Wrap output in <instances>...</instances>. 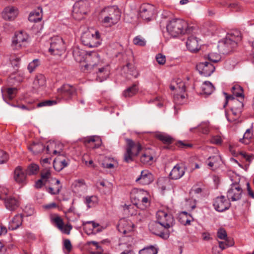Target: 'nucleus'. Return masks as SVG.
<instances>
[{"instance_id":"1","label":"nucleus","mask_w":254,"mask_h":254,"mask_svg":"<svg viewBox=\"0 0 254 254\" xmlns=\"http://www.w3.org/2000/svg\"><path fill=\"white\" fill-rule=\"evenodd\" d=\"M86 60L88 63L84 65V70L96 74L98 81L102 82L107 79L110 75V67L100 61V56L97 52L88 53Z\"/></svg>"},{"instance_id":"26","label":"nucleus","mask_w":254,"mask_h":254,"mask_svg":"<svg viewBox=\"0 0 254 254\" xmlns=\"http://www.w3.org/2000/svg\"><path fill=\"white\" fill-rule=\"evenodd\" d=\"M188 49L191 52H196L199 49L197 38L193 36H190L186 42Z\"/></svg>"},{"instance_id":"6","label":"nucleus","mask_w":254,"mask_h":254,"mask_svg":"<svg viewBox=\"0 0 254 254\" xmlns=\"http://www.w3.org/2000/svg\"><path fill=\"white\" fill-rule=\"evenodd\" d=\"M127 146L126 152L125 154L124 161L127 163L132 161V156H137L142 149V146L139 142H134L130 139H126Z\"/></svg>"},{"instance_id":"50","label":"nucleus","mask_w":254,"mask_h":254,"mask_svg":"<svg viewBox=\"0 0 254 254\" xmlns=\"http://www.w3.org/2000/svg\"><path fill=\"white\" fill-rule=\"evenodd\" d=\"M52 221L55 224L56 227L62 230L64 225L63 220L59 216H57L52 219Z\"/></svg>"},{"instance_id":"42","label":"nucleus","mask_w":254,"mask_h":254,"mask_svg":"<svg viewBox=\"0 0 254 254\" xmlns=\"http://www.w3.org/2000/svg\"><path fill=\"white\" fill-rule=\"evenodd\" d=\"M231 92L233 93L232 96H233V97L234 96L239 97H241L243 99V90L241 86L237 85L233 86L231 88Z\"/></svg>"},{"instance_id":"47","label":"nucleus","mask_w":254,"mask_h":254,"mask_svg":"<svg viewBox=\"0 0 254 254\" xmlns=\"http://www.w3.org/2000/svg\"><path fill=\"white\" fill-rule=\"evenodd\" d=\"M57 103L56 100H47L39 102L37 104V107H42L44 106H51L55 105Z\"/></svg>"},{"instance_id":"57","label":"nucleus","mask_w":254,"mask_h":254,"mask_svg":"<svg viewBox=\"0 0 254 254\" xmlns=\"http://www.w3.org/2000/svg\"><path fill=\"white\" fill-rule=\"evenodd\" d=\"M72 227L71 224H67L65 225H63V227L62 230H60L63 233L65 234H69Z\"/></svg>"},{"instance_id":"29","label":"nucleus","mask_w":254,"mask_h":254,"mask_svg":"<svg viewBox=\"0 0 254 254\" xmlns=\"http://www.w3.org/2000/svg\"><path fill=\"white\" fill-rule=\"evenodd\" d=\"M52 180L53 181H55V187H46V191L50 193L52 195H57L60 193L62 188V186L61 185L60 181L58 179H56L55 178L52 179Z\"/></svg>"},{"instance_id":"14","label":"nucleus","mask_w":254,"mask_h":254,"mask_svg":"<svg viewBox=\"0 0 254 254\" xmlns=\"http://www.w3.org/2000/svg\"><path fill=\"white\" fill-rule=\"evenodd\" d=\"M199 73L204 76H209L215 71V67L212 64L207 61L200 62L196 65Z\"/></svg>"},{"instance_id":"40","label":"nucleus","mask_w":254,"mask_h":254,"mask_svg":"<svg viewBox=\"0 0 254 254\" xmlns=\"http://www.w3.org/2000/svg\"><path fill=\"white\" fill-rule=\"evenodd\" d=\"M98 203V198L95 195L87 196L85 198V203L88 208L92 207Z\"/></svg>"},{"instance_id":"17","label":"nucleus","mask_w":254,"mask_h":254,"mask_svg":"<svg viewBox=\"0 0 254 254\" xmlns=\"http://www.w3.org/2000/svg\"><path fill=\"white\" fill-rule=\"evenodd\" d=\"M86 13L87 10L83 2L81 3H75L73 5L72 16L74 19L80 20L84 17V15Z\"/></svg>"},{"instance_id":"12","label":"nucleus","mask_w":254,"mask_h":254,"mask_svg":"<svg viewBox=\"0 0 254 254\" xmlns=\"http://www.w3.org/2000/svg\"><path fill=\"white\" fill-rule=\"evenodd\" d=\"M59 95L65 100L71 99L76 95L75 87L69 84H64L58 89Z\"/></svg>"},{"instance_id":"58","label":"nucleus","mask_w":254,"mask_h":254,"mask_svg":"<svg viewBox=\"0 0 254 254\" xmlns=\"http://www.w3.org/2000/svg\"><path fill=\"white\" fill-rule=\"evenodd\" d=\"M8 190L3 187H0V199L4 200L7 197L6 196Z\"/></svg>"},{"instance_id":"60","label":"nucleus","mask_w":254,"mask_h":254,"mask_svg":"<svg viewBox=\"0 0 254 254\" xmlns=\"http://www.w3.org/2000/svg\"><path fill=\"white\" fill-rule=\"evenodd\" d=\"M177 145L182 148H187L191 147L192 144L190 143H186L182 141H178L177 142Z\"/></svg>"},{"instance_id":"39","label":"nucleus","mask_w":254,"mask_h":254,"mask_svg":"<svg viewBox=\"0 0 254 254\" xmlns=\"http://www.w3.org/2000/svg\"><path fill=\"white\" fill-rule=\"evenodd\" d=\"M253 133L251 131L250 129H247L243 135V137L242 138H240L239 141L240 142H242L245 144H248L251 139L253 137Z\"/></svg>"},{"instance_id":"27","label":"nucleus","mask_w":254,"mask_h":254,"mask_svg":"<svg viewBox=\"0 0 254 254\" xmlns=\"http://www.w3.org/2000/svg\"><path fill=\"white\" fill-rule=\"evenodd\" d=\"M42 18V8L39 6L36 9L31 11L28 17V20L31 22H37L40 21Z\"/></svg>"},{"instance_id":"45","label":"nucleus","mask_w":254,"mask_h":254,"mask_svg":"<svg viewBox=\"0 0 254 254\" xmlns=\"http://www.w3.org/2000/svg\"><path fill=\"white\" fill-rule=\"evenodd\" d=\"M225 241H219V247L223 250L228 247H232L234 245V242L233 239H227Z\"/></svg>"},{"instance_id":"23","label":"nucleus","mask_w":254,"mask_h":254,"mask_svg":"<svg viewBox=\"0 0 254 254\" xmlns=\"http://www.w3.org/2000/svg\"><path fill=\"white\" fill-rule=\"evenodd\" d=\"M18 15V10L13 6H7L5 7L2 13V16L5 20H12Z\"/></svg>"},{"instance_id":"3","label":"nucleus","mask_w":254,"mask_h":254,"mask_svg":"<svg viewBox=\"0 0 254 254\" xmlns=\"http://www.w3.org/2000/svg\"><path fill=\"white\" fill-rule=\"evenodd\" d=\"M241 40V33L235 30L228 33L226 37L219 42L218 48L223 54H228L235 49Z\"/></svg>"},{"instance_id":"31","label":"nucleus","mask_w":254,"mask_h":254,"mask_svg":"<svg viewBox=\"0 0 254 254\" xmlns=\"http://www.w3.org/2000/svg\"><path fill=\"white\" fill-rule=\"evenodd\" d=\"M84 225H87L85 226V229H87L88 228L91 229V232H89V234H96L102 231L101 227L100 226L99 224L94 221H87L84 223Z\"/></svg>"},{"instance_id":"33","label":"nucleus","mask_w":254,"mask_h":254,"mask_svg":"<svg viewBox=\"0 0 254 254\" xmlns=\"http://www.w3.org/2000/svg\"><path fill=\"white\" fill-rule=\"evenodd\" d=\"M29 149L34 154H38L43 151L46 152V146L41 142L33 143L29 146Z\"/></svg>"},{"instance_id":"34","label":"nucleus","mask_w":254,"mask_h":254,"mask_svg":"<svg viewBox=\"0 0 254 254\" xmlns=\"http://www.w3.org/2000/svg\"><path fill=\"white\" fill-rule=\"evenodd\" d=\"M138 91L137 84L135 83L125 90L123 92V95L125 97H130L135 95Z\"/></svg>"},{"instance_id":"53","label":"nucleus","mask_w":254,"mask_h":254,"mask_svg":"<svg viewBox=\"0 0 254 254\" xmlns=\"http://www.w3.org/2000/svg\"><path fill=\"white\" fill-rule=\"evenodd\" d=\"M51 171L49 169H45L41 172V178L43 179H49L51 177Z\"/></svg>"},{"instance_id":"24","label":"nucleus","mask_w":254,"mask_h":254,"mask_svg":"<svg viewBox=\"0 0 254 254\" xmlns=\"http://www.w3.org/2000/svg\"><path fill=\"white\" fill-rule=\"evenodd\" d=\"M23 222V215L21 214L15 215L9 222L8 229L15 230L21 226Z\"/></svg>"},{"instance_id":"48","label":"nucleus","mask_w":254,"mask_h":254,"mask_svg":"<svg viewBox=\"0 0 254 254\" xmlns=\"http://www.w3.org/2000/svg\"><path fill=\"white\" fill-rule=\"evenodd\" d=\"M40 64V62L38 59H35L30 63L28 65V70L31 73L33 72L35 68Z\"/></svg>"},{"instance_id":"61","label":"nucleus","mask_w":254,"mask_h":254,"mask_svg":"<svg viewBox=\"0 0 254 254\" xmlns=\"http://www.w3.org/2000/svg\"><path fill=\"white\" fill-rule=\"evenodd\" d=\"M64 248L68 251L70 252L72 249V245L69 240L65 239L64 242Z\"/></svg>"},{"instance_id":"2","label":"nucleus","mask_w":254,"mask_h":254,"mask_svg":"<svg viewBox=\"0 0 254 254\" xmlns=\"http://www.w3.org/2000/svg\"><path fill=\"white\" fill-rule=\"evenodd\" d=\"M100 16L102 22L106 27H111L120 20L121 11L116 5L107 6L101 10Z\"/></svg>"},{"instance_id":"28","label":"nucleus","mask_w":254,"mask_h":254,"mask_svg":"<svg viewBox=\"0 0 254 254\" xmlns=\"http://www.w3.org/2000/svg\"><path fill=\"white\" fill-rule=\"evenodd\" d=\"M153 151L146 149L140 156V162L144 164H151L153 159Z\"/></svg>"},{"instance_id":"11","label":"nucleus","mask_w":254,"mask_h":254,"mask_svg":"<svg viewBox=\"0 0 254 254\" xmlns=\"http://www.w3.org/2000/svg\"><path fill=\"white\" fill-rule=\"evenodd\" d=\"M243 190L237 183H233L227 193V197L229 201H238L242 198Z\"/></svg>"},{"instance_id":"4","label":"nucleus","mask_w":254,"mask_h":254,"mask_svg":"<svg viewBox=\"0 0 254 254\" xmlns=\"http://www.w3.org/2000/svg\"><path fill=\"white\" fill-rule=\"evenodd\" d=\"M166 29L167 32L173 37L190 32V28L189 27L188 23L179 18L169 21L166 25Z\"/></svg>"},{"instance_id":"19","label":"nucleus","mask_w":254,"mask_h":254,"mask_svg":"<svg viewBox=\"0 0 254 254\" xmlns=\"http://www.w3.org/2000/svg\"><path fill=\"white\" fill-rule=\"evenodd\" d=\"M153 175L148 170H143L139 177L136 178L135 182L143 185H147L153 181Z\"/></svg>"},{"instance_id":"9","label":"nucleus","mask_w":254,"mask_h":254,"mask_svg":"<svg viewBox=\"0 0 254 254\" xmlns=\"http://www.w3.org/2000/svg\"><path fill=\"white\" fill-rule=\"evenodd\" d=\"M156 221L165 228H170L174 225V219L173 216L167 211L158 210L156 212Z\"/></svg>"},{"instance_id":"55","label":"nucleus","mask_w":254,"mask_h":254,"mask_svg":"<svg viewBox=\"0 0 254 254\" xmlns=\"http://www.w3.org/2000/svg\"><path fill=\"white\" fill-rule=\"evenodd\" d=\"M85 186V182L83 179H79L74 182L72 186L74 188H78Z\"/></svg>"},{"instance_id":"44","label":"nucleus","mask_w":254,"mask_h":254,"mask_svg":"<svg viewBox=\"0 0 254 254\" xmlns=\"http://www.w3.org/2000/svg\"><path fill=\"white\" fill-rule=\"evenodd\" d=\"M55 159L64 168L67 167L69 164V160L64 155V153L60 155H58Z\"/></svg>"},{"instance_id":"21","label":"nucleus","mask_w":254,"mask_h":254,"mask_svg":"<svg viewBox=\"0 0 254 254\" xmlns=\"http://www.w3.org/2000/svg\"><path fill=\"white\" fill-rule=\"evenodd\" d=\"M26 173L20 166H17L14 172V179L15 181L22 185L26 184Z\"/></svg>"},{"instance_id":"16","label":"nucleus","mask_w":254,"mask_h":254,"mask_svg":"<svg viewBox=\"0 0 254 254\" xmlns=\"http://www.w3.org/2000/svg\"><path fill=\"white\" fill-rule=\"evenodd\" d=\"M63 145L60 143L55 141L49 142L46 146V153L51 155H60L63 153Z\"/></svg>"},{"instance_id":"7","label":"nucleus","mask_w":254,"mask_h":254,"mask_svg":"<svg viewBox=\"0 0 254 254\" xmlns=\"http://www.w3.org/2000/svg\"><path fill=\"white\" fill-rule=\"evenodd\" d=\"M29 38V35L25 32L21 31L15 33L11 45L13 50H18L25 47Z\"/></svg>"},{"instance_id":"30","label":"nucleus","mask_w":254,"mask_h":254,"mask_svg":"<svg viewBox=\"0 0 254 254\" xmlns=\"http://www.w3.org/2000/svg\"><path fill=\"white\" fill-rule=\"evenodd\" d=\"M200 94L206 95H210L214 90V87L209 81H205L201 86Z\"/></svg>"},{"instance_id":"52","label":"nucleus","mask_w":254,"mask_h":254,"mask_svg":"<svg viewBox=\"0 0 254 254\" xmlns=\"http://www.w3.org/2000/svg\"><path fill=\"white\" fill-rule=\"evenodd\" d=\"M133 42L135 45L141 46H143L146 44L145 41L139 36L135 37L134 38Z\"/></svg>"},{"instance_id":"62","label":"nucleus","mask_w":254,"mask_h":254,"mask_svg":"<svg viewBox=\"0 0 254 254\" xmlns=\"http://www.w3.org/2000/svg\"><path fill=\"white\" fill-rule=\"evenodd\" d=\"M53 166L55 170L57 171H60L64 169L63 166L58 162V161L55 159L53 162Z\"/></svg>"},{"instance_id":"13","label":"nucleus","mask_w":254,"mask_h":254,"mask_svg":"<svg viewBox=\"0 0 254 254\" xmlns=\"http://www.w3.org/2000/svg\"><path fill=\"white\" fill-rule=\"evenodd\" d=\"M140 16L144 20L150 21L156 12L155 7L149 3H144L140 7Z\"/></svg>"},{"instance_id":"38","label":"nucleus","mask_w":254,"mask_h":254,"mask_svg":"<svg viewBox=\"0 0 254 254\" xmlns=\"http://www.w3.org/2000/svg\"><path fill=\"white\" fill-rule=\"evenodd\" d=\"M95 142L96 143L93 147V148H99L101 144V139L98 136H92L85 138L84 142L85 143H89L90 142Z\"/></svg>"},{"instance_id":"15","label":"nucleus","mask_w":254,"mask_h":254,"mask_svg":"<svg viewBox=\"0 0 254 254\" xmlns=\"http://www.w3.org/2000/svg\"><path fill=\"white\" fill-rule=\"evenodd\" d=\"M213 206L216 211L223 212L229 208L231 203L228 198L226 199L224 195H221L214 200Z\"/></svg>"},{"instance_id":"25","label":"nucleus","mask_w":254,"mask_h":254,"mask_svg":"<svg viewBox=\"0 0 254 254\" xmlns=\"http://www.w3.org/2000/svg\"><path fill=\"white\" fill-rule=\"evenodd\" d=\"M4 200L6 208L10 211L15 210L19 206L18 200L14 197L9 196Z\"/></svg>"},{"instance_id":"37","label":"nucleus","mask_w":254,"mask_h":254,"mask_svg":"<svg viewBox=\"0 0 254 254\" xmlns=\"http://www.w3.org/2000/svg\"><path fill=\"white\" fill-rule=\"evenodd\" d=\"M45 84L46 79L44 75L39 74L36 75L33 81V85L35 88H38L39 87L45 85Z\"/></svg>"},{"instance_id":"43","label":"nucleus","mask_w":254,"mask_h":254,"mask_svg":"<svg viewBox=\"0 0 254 254\" xmlns=\"http://www.w3.org/2000/svg\"><path fill=\"white\" fill-rule=\"evenodd\" d=\"M39 169L38 165L32 163L28 166L26 170V174L29 175L36 174L38 172Z\"/></svg>"},{"instance_id":"51","label":"nucleus","mask_w":254,"mask_h":254,"mask_svg":"<svg viewBox=\"0 0 254 254\" xmlns=\"http://www.w3.org/2000/svg\"><path fill=\"white\" fill-rule=\"evenodd\" d=\"M8 158V154L4 151L0 150V164L6 162Z\"/></svg>"},{"instance_id":"49","label":"nucleus","mask_w":254,"mask_h":254,"mask_svg":"<svg viewBox=\"0 0 254 254\" xmlns=\"http://www.w3.org/2000/svg\"><path fill=\"white\" fill-rule=\"evenodd\" d=\"M217 237L222 240H226L227 239H232L231 238L227 237V234L226 230L223 228L219 229L217 233Z\"/></svg>"},{"instance_id":"10","label":"nucleus","mask_w":254,"mask_h":254,"mask_svg":"<svg viewBox=\"0 0 254 254\" xmlns=\"http://www.w3.org/2000/svg\"><path fill=\"white\" fill-rule=\"evenodd\" d=\"M65 46L63 39L60 36L51 38L49 52L53 55H61L65 51Z\"/></svg>"},{"instance_id":"5","label":"nucleus","mask_w":254,"mask_h":254,"mask_svg":"<svg viewBox=\"0 0 254 254\" xmlns=\"http://www.w3.org/2000/svg\"><path fill=\"white\" fill-rule=\"evenodd\" d=\"M82 43L89 48L97 47L101 44L100 33L96 31L92 32L87 31L83 33L81 37Z\"/></svg>"},{"instance_id":"35","label":"nucleus","mask_w":254,"mask_h":254,"mask_svg":"<svg viewBox=\"0 0 254 254\" xmlns=\"http://www.w3.org/2000/svg\"><path fill=\"white\" fill-rule=\"evenodd\" d=\"M192 220V218L187 212L184 211L180 215L179 221L184 225H190V222Z\"/></svg>"},{"instance_id":"36","label":"nucleus","mask_w":254,"mask_h":254,"mask_svg":"<svg viewBox=\"0 0 254 254\" xmlns=\"http://www.w3.org/2000/svg\"><path fill=\"white\" fill-rule=\"evenodd\" d=\"M204 58L205 60H208L210 63H216L220 61L221 57L217 53L211 52L204 55Z\"/></svg>"},{"instance_id":"63","label":"nucleus","mask_w":254,"mask_h":254,"mask_svg":"<svg viewBox=\"0 0 254 254\" xmlns=\"http://www.w3.org/2000/svg\"><path fill=\"white\" fill-rule=\"evenodd\" d=\"M176 89L180 92H185L186 91V86L183 82H180L177 84Z\"/></svg>"},{"instance_id":"20","label":"nucleus","mask_w":254,"mask_h":254,"mask_svg":"<svg viewBox=\"0 0 254 254\" xmlns=\"http://www.w3.org/2000/svg\"><path fill=\"white\" fill-rule=\"evenodd\" d=\"M185 173V167L182 164H176L171 170L170 177L173 180H177L182 177Z\"/></svg>"},{"instance_id":"32","label":"nucleus","mask_w":254,"mask_h":254,"mask_svg":"<svg viewBox=\"0 0 254 254\" xmlns=\"http://www.w3.org/2000/svg\"><path fill=\"white\" fill-rule=\"evenodd\" d=\"M155 136L163 143L166 144H171L174 141V139L171 136L163 132L157 133Z\"/></svg>"},{"instance_id":"8","label":"nucleus","mask_w":254,"mask_h":254,"mask_svg":"<svg viewBox=\"0 0 254 254\" xmlns=\"http://www.w3.org/2000/svg\"><path fill=\"white\" fill-rule=\"evenodd\" d=\"M148 227L150 231L153 234L159 236L164 240L169 238L170 232L168 228H165L157 221L151 222Z\"/></svg>"},{"instance_id":"54","label":"nucleus","mask_w":254,"mask_h":254,"mask_svg":"<svg viewBox=\"0 0 254 254\" xmlns=\"http://www.w3.org/2000/svg\"><path fill=\"white\" fill-rule=\"evenodd\" d=\"M156 60L159 64H164L166 62V57L161 54H158L156 56Z\"/></svg>"},{"instance_id":"46","label":"nucleus","mask_w":254,"mask_h":254,"mask_svg":"<svg viewBox=\"0 0 254 254\" xmlns=\"http://www.w3.org/2000/svg\"><path fill=\"white\" fill-rule=\"evenodd\" d=\"M220 160V156L219 155L210 156L207 159V165L210 168H212Z\"/></svg>"},{"instance_id":"59","label":"nucleus","mask_w":254,"mask_h":254,"mask_svg":"<svg viewBox=\"0 0 254 254\" xmlns=\"http://www.w3.org/2000/svg\"><path fill=\"white\" fill-rule=\"evenodd\" d=\"M111 161L114 162V163L108 162H107L106 160L104 161L102 163V166L103 168H107V169H111V168H114V165H115L114 161L113 160V159H112Z\"/></svg>"},{"instance_id":"56","label":"nucleus","mask_w":254,"mask_h":254,"mask_svg":"<svg viewBox=\"0 0 254 254\" xmlns=\"http://www.w3.org/2000/svg\"><path fill=\"white\" fill-rule=\"evenodd\" d=\"M211 143L217 145H220L222 142V139L220 136L215 135L213 136L211 139Z\"/></svg>"},{"instance_id":"41","label":"nucleus","mask_w":254,"mask_h":254,"mask_svg":"<svg viewBox=\"0 0 254 254\" xmlns=\"http://www.w3.org/2000/svg\"><path fill=\"white\" fill-rule=\"evenodd\" d=\"M157 250L153 246L144 248L139 251V254H157Z\"/></svg>"},{"instance_id":"64","label":"nucleus","mask_w":254,"mask_h":254,"mask_svg":"<svg viewBox=\"0 0 254 254\" xmlns=\"http://www.w3.org/2000/svg\"><path fill=\"white\" fill-rule=\"evenodd\" d=\"M16 89L15 88H9L7 90V93L9 98L12 99L13 98V95L16 92Z\"/></svg>"},{"instance_id":"18","label":"nucleus","mask_w":254,"mask_h":254,"mask_svg":"<svg viewBox=\"0 0 254 254\" xmlns=\"http://www.w3.org/2000/svg\"><path fill=\"white\" fill-rule=\"evenodd\" d=\"M223 94L225 95L226 99V101L223 105L224 108H225V107L228 104L229 101H230V104L231 106V109L242 111V109L243 108V103L242 101L235 99L233 96L229 95L226 92H223Z\"/></svg>"},{"instance_id":"22","label":"nucleus","mask_w":254,"mask_h":254,"mask_svg":"<svg viewBox=\"0 0 254 254\" xmlns=\"http://www.w3.org/2000/svg\"><path fill=\"white\" fill-rule=\"evenodd\" d=\"M133 228V224L130 221L126 219H122L120 220L119 223L118 229L121 233H123L124 234H127L132 231Z\"/></svg>"}]
</instances>
